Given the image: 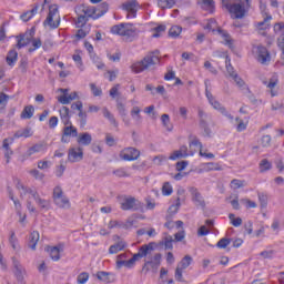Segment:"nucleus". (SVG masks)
<instances>
[{
	"mask_svg": "<svg viewBox=\"0 0 284 284\" xmlns=\"http://www.w3.org/2000/svg\"><path fill=\"white\" fill-rule=\"evenodd\" d=\"M229 219L234 227H241V225H243V220L241 217H236L234 213H230Z\"/></svg>",
	"mask_w": 284,
	"mask_h": 284,
	"instance_id": "42",
	"label": "nucleus"
},
{
	"mask_svg": "<svg viewBox=\"0 0 284 284\" xmlns=\"http://www.w3.org/2000/svg\"><path fill=\"white\" fill-rule=\"evenodd\" d=\"M39 243V232L33 231L29 236V247L30 250H37V244Z\"/></svg>",
	"mask_w": 284,
	"mask_h": 284,
	"instance_id": "30",
	"label": "nucleus"
},
{
	"mask_svg": "<svg viewBox=\"0 0 284 284\" xmlns=\"http://www.w3.org/2000/svg\"><path fill=\"white\" fill-rule=\"evenodd\" d=\"M192 256L190 255H185L181 262L178 264V267L182 268V270H187V267H190L192 265Z\"/></svg>",
	"mask_w": 284,
	"mask_h": 284,
	"instance_id": "35",
	"label": "nucleus"
},
{
	"mask_svg": "<svg viewBox=\"0 0 284 284\" xmlns=\"http://www.w3.org/2000/svg\"><path fill=\"white\" fill-rule=\"evenodd\" d=\"M262 148H270L272 145V136L263 135L261 139Z\"/></svg>",
	"mask_w": 284,
	"mask_h": 284,
	"instance_id": "57",
	"label": "nucleus"
},
{
	"mask_svg": "<svg viewBox=\"0 0 284 284\" xmlns=\"http://www.w3.org/2000/svg\"><path fill=\"white\" fill-rule=\"evenodd\" d=\"M210 103L214 108V110H219V112H221V114L226 116V119H230L231 121L234 119V116H232V114H230V112H227V110L221 105V102L213 100Z\"/></svg>",
	"mask_w": 284,
	"mask_h": 284,
	"instance_id": "20",
	"label": "nucleus"
},
{
	"mask_svg": "<svg viewBox=\"0 0 284 284\" xmlns=\"http://www.w3.org/2000/svg\"><path fill=\"white\" fill-rule=\"evenodd\" d=\"M252 4L250 0L232 3L230 7V14L234 16V19H244L245 14L250 12Z\"/></svg>",
	"mask_w": 284,
	"mask_h": 284,
	"instance_id": "4",
	"label": "nucleus"
},
{
	"mask_svg": "<svg viewBox=\"0 0 284 284\" xmlns=\"http://www.w3.org/2000/svg\"><path fill=\"white\" fill-rule=\"evenodd\" d=\"M48 252L50 254V258L52 261H60L61 260V250L57 246L49 247Z\"/></svg>",
	"mask_w": 284,
	"mask_h": 284,
	"instance_id": "32",
	"label": "nucleus"
},
{
	"mask_svg": "<svg viewBox=\"0 0 284 284\" xmlns=\"http://www.w3.org/2000/svg\"><path fill=\"white\" fill-rule=\"evenodd\" d=\"M59 112L63 125H70L72 123L70 122V108L62 106Z\"/></svg>",
	"mask_w": 284,
	"mask_h": 284,
	"instance_id": "21",
	"label": "nucleus"
},
{
	"mask_svg": "<svg viewBox=\"0 0 284 284\" xmlns=\"http://www.w3.org/2000/svg\"><path fill=\"white\" fill-rule=\"evenodd\" d=\"M161 52L159 50H155L153 52H150L148 55L144 57V59L133 65L134 72H143L144 70H149V68H152V65H156L161 61L159 55Z\"/></svg>",
	"mask_w": 284,
	"mask_h": 284,
	"instance_id": "3",
	"label": "nucleus"
},
{
	"mask_svg": "<svg viewBox=\"0 0 284 284\" xmlns=\"http://www.w3.org/2000/svg\"><path fill=\"white\" fill-rule=\"evenodd\" d=\"M231 187L232 190H241V187H245V180H232Z\"/></svg>",
	"mask_w": 284,
	"mask_h": 284,
	"instance_id": "46",
	"label": "nucleus"
},
{
	"mask_svg": "<svg viewBox=\"0 0 284 284\" xmlns=\"http://www.w3.org/2000/svg\"><path fill=\"white\" fill-rule=\"evenodd\" d=\"M131 116L138 125L141 124V121L143 120V118L141 116V108L133 106L131 110Z\"/></svg>",
	"mask_w": 284,
	"mask_h": 284,
	"instance_id": "31",
	"label": "nucleus"
},
{
	"mask_svg": "<svg viewBox=\"0 0 284 284\" xmlns=\"http://www.w3.org/2000/svg\"><path fill=\"white\" fill-rule=\"evenodd\" d=\"M152 252H154V242L142 245L139 248V252L133 254L132 258L130 260H118L115 262V267L116 270H121V267H128L130 270L134 267L136 261H140V258H145V256H149V254H152Z\"/></svg>",
	"mask_w": 284,
	"mask_h": 284,
	"instance_id": "1",
	"label": "nucleus"
},
{
	"mask_svg": "<svg viewBox=\"0 0 284 284\" xmlns=\"http://www.w3.org/2000/svg\"><path fill=\"white\" fill-rule=\"evenodd\" d=\"M97 278L99 281H101L102 283H112V280H110V273H108V272H103V271L98 272Z\"/></svg>",
	"mask_w": 284,
	"mask_h": 284,
	"instance_id": "40",
	"label": "nucleus"
},
{
	"mask_svg": "<svg viewBox=\"0 0 284 284\" xmlns=\"http://www.w3.org/2000/svg\"><path fill=\"white\" fill-rule=\"evenodd\" d=\"M19 57V53H17L16 50H10L7 55V63L8 65H14L17 63V59Z\"/></svg>",
	"mask_w": 284,
	"mask_h": 284,
	"instance_id": "34",
	"label": "nucleus"
},
{
	"mask_svg": "<svg viewBox=\"0 0 284 284\" xmlns=\"http://www.w3.org/2000/svg\"><path fill=\"white\" fill-rule=\"evenodd\" d=\"M57 100L62 105H69V103H72V101H74L71 94H69L67 97L65 95L64 97H58Z\"/></svg>",
	"mask_w": 284,
	"mask_h": 284,
	"instance_id": "50",
	"label": "nucleus"
},
{
	"mask_svg": "<svg viewBox=\"0 0 284 284\" xmlns=\"http://www.w3.org/2000/svg\"><path fill=\"white\" fill-rule=\"evenodd\" d=\"M30 136H32V130L30 128L19 130L14 133V139H28Z\"/></svg>",
	"mask_w": 284,
	"mask_h": 284,
	"instance_id": "33",
	"label": "nucleus"
},
{
	"mask_svg": "<svg viewBox=\"0 0 284 284\" xmlns=\"http://www.w3.org/2000/svg\"><path fill=\"white\" fill-rule=\"evenodd\" d=\"M123 101H125V98H123V97L116 98V100H115L116 110H118L120 116L122 118L123 123L126 126H130V119H128V110H125V104L123 103Z\"/></svg>",
	"mask_w": 284,
	"mask_h": 284,
	"instance_id": "12",
	"label": "nucleus"
},
{
	"mask_svg": "<svg viewBox=\"0 0 284 284\" xmlns=\"http://www.w3.org/2000/svg\"><path fill=\"white\" fill-rule=\"evenodd\" d=\"M179 207H181V197H176L175 204L169 207V214H176V212H179Z\"/></svg>",
	"mask_w": 284,
	"mask_h": 284,
	"instance_id": "55",
	"label": "nucleus"
},
{
	"mask_svg": "<svg viewBox=\"0 0 284 284\" xmlns=\"http://www.w3.org/2000/svg\"><path fill=\"white\" fill-rule=\"evenodd\" d=\"M141 156V151L135 148H125L120 152V159L122 161H136Z\"/></svg>",
	"mask_w": 284,
	"mask_h": 284,
	"instance_id": "9",
	"label": "nucleus"
},
{
	"mask_svg": "<svg viewBox=\"0 0 284 284\" xmlns=\"http://www.w3.org/2000/svg\"><path fill=\"white\" fill-rule=\"evenodd\" d=\"M98 9V19H101V17H103V14H105V12H108V10L110 9V4H108V2H102Z\"/></svg>",
	"mask_w": 284,
	"mask_h": 284,
	"instance_id": "45",
	"label": "nucleus"
},
{
	"mask_svg": "<svg viewBox=\"0 0 284 284\" xmlns=\"http://www.w3.org/2000/svg\"><path fill=\"white\" fill-rule=\"evenodd\" d=\"M63 134L64 136H73V138L79 136V132L77 131V128L72 125V123L63 128Z\"/></svg>",
	"mask_w": 284,
	"mask_h": 284,
	"instance_id": "28",
	"label": "nucleus"
},
{
	"mask_svg": "<svg viewBox=\"0 0 284 284\" xmlns=\"http://www.w3.org/2000/svg\"><path fill=\"white\" fill-rule=\"evenodd\" d=\"M9 99H10V95L6 94L4 92L0 93V114L1 112H3V110H6Z\"/></svg>",
	"mask_w": 284,
	"mask_h": 284,
	"instance_id": "38",
	"label": "nucleus"
},
{
	"mask_svg": "<svg viewBox=\"0 0 284 284\" xmlns=\"http://www.w3.org/2000/svg\"><path fill=\"white\" fill-rule=\"evenodd\" d=\"M88 21H90V19L85 14L79 12V17H78L75 24L78 28H83V26H85V23H88Z\"/></svg>",
	"mask_w": 284,
	"mask_h": 284,
	"instance_id": "44",
	"label": "nucleus"
},
{
	"mask_svg": "<svg viewBox=\"0 0 284 284\" xmlns=\"http://www.w3.org/2000/svg\"><path fill=\"white\" fill-rule=\"evenodd\" d=\"M163 161H168V158L165 155H156L153 158V163L155 165H162Z\"/></svg>",
	"mask_w": 284,
	"mask_h": 284,
	"instance_id": "63",
	"label": "nucleus"
},
{
	"mask_svg": "<svg viewBox=\"0 0 284 284\" xmlns=\"http://www.w3.org/2000/svg\"><path fill=\"white\" fill-rule=\"evenodd\" d=\"M199 119H200V128L204 130V136H212V130H210V126L207 124V121L210 116L207 113H204L203 110L199 109Z\"/></svg>",
	"mask_w": 284,
	"mask_h": 284,
	"instance_id": "16",
	"label": "nucleus"
},
{
	"mask_svg": "<svg viewBox=\"0 0 284 284\" xmlns=\"http://www.w3.org/2000/svg\"><path fill=\"white\" fill-rule=\"evenodd\" d=\"M181 32H183V28H181L180 26H173L169 30V37H171L172 39H176L181 34Z\"/></svg>",
	"mask_w": 284,
	"mask_h": 284,
	"instance_id": "36",
	"label": "nucleus"
},
{
	"mask_svg": "<svg viewBox=\"0 0 284 284\" xmlns=\"http://www.w3.org/2000/svg\"><path fill=\"white\" fill-rule=\"evenodd\" d=\"M43 26H49L51 30H57L61 26V17L59 16V7L57 4L49 7V13Z\"/></svg>",
	"mask_w": 284,
	"mask_h": 284,
	"instance_id": "5",
	"label": "nucleus"
},
{
	"mask_svg": "<svg viewBox=\"0 0 284 284\" xmlns=\"http://www.w3.org/2000/svg\"><path fill=\"white\" fill-rule=\"evenodd\" d=\"M32 48H29V52H34V50H39L43 43L41 42V39L39 38H32L31 39Z\"/></svg>",
	"mask_w": 284,
	"mask_h": 284,
	"instance_id": "48",
	"label": "nucleus"
},
{
	"mask_svg": "<svg viewBox=\"0 0 284 284\" xmlns=\"http://www.w3.org/2000/svg\"><path fill=\"white\" fill-rule=\"evenodd\" d=\"M235 121L237 123V126H236L237 132H243L247 130V124H245L243 120H241L240 118H236Z\"/></svg>",
	"mask_w": 284,
	"mask_h": 284,
	"instance_id": "61",
	"label": "nucleus"
},
{
	"mask_svg": "<svg viewBox=\"0 0 284 284\" xmlns=\"http://www.w3.org/2000/svg\"><path fill=\"white\" fill-rule=\"evenodd\" d=\"M43 151H45V143L40 142V143H37L33 146H31L28 150L27 154H28V156H32V154H37V152H43Z\"/></svg>",
	"mask_w": 284,
	"mask_h": 284,
	"instance_id": "25",
	"label": "nucleus"
},
{
	"mask_svg": "<svg viewBox=\"0 0 284 284\" xmlns=\"http://www.w3.org/2000/svg\"><path fill=\"white\" fill-rule=\"evenodd\" d=\"M165 31V26L164 24H160V26H158V27H155L154 29H153V36H152V38L153 39H159V37H161V32H164Z\"/></svg>",
	"mask_w": 284,
	"mask_h": 284,
	"instance_id": "56",
	"label": "nucleus"
},
{
	"mask_svg": "<svg viewBox=\"0 0 284 284\" xmlns=\"http://www.w3.org/2000/svg\"><path fill=\"white\" fill-rule=\"evenodd\" d=\"M119 88H121V84H115L109 92L110 97L115 99H119L121 97V92H119Z\"/></svg>",
	"mask_w": 284,
	"mask_h": 284,
	"instance_id": "52",
	"label": "nucleus"
},
{
	"mask_svg": "<svg viewBox=\"0 0 284 284\" xmlns=\"http://www.w3.org/2000/svg\"><path fill=\"white\" fill-rule=\"evenodd\" d=\"M37 205L40 206V210H50V201L45 199H41V195L36 194L33 199Z\"/></svg>",
	"mask_w": 284,
	"mask_h": 284,
	"instance_id": "23",
	"label": "nucleus"
},
{
	"mask_svg": "<svg viewBox=\"0 0 284 284\" xmlns=\"http://www.w3.org/2000/svg\"><path fill=\"white\" fill-rule=\"evenodd\" d=\"M256 59L258 63H262V65H267V63L271 61L270 51H267V48L258 45L256 48Z\"/></svg>",
	"mask_w": 284,
	"mask_h": 284,
	"instance_id": "15",
	"label": "nucleus"
},
{
	"mask_svg": "<svg viewBox=\"0 0 284 284\" xmlns=\"http://www.w3.org/2000/svg\"><path fill=\"white\" fill-rule=\"evenodd\" d=\"M78 12L87 16V19H93L97 20L99 19V9L94 6H85L81 4L78 7Z\"/></svg>",
	"mask_w": 284,
	"mask_h": 284,
	"instance_id": "11",
	"label": "nucleus"
},
{
	"mask_svg": "<svg viewBox=\"0 0 284 284\" xmlns=\"http://www.w3.org/2000/svg\"><path fill=\"white\" fill-rule=\"evenodd\" d=\"M79 119H80V125L82 128H85L87 123H88V113L83 112V109H81L79 111V114H78Z\"/></svg>",
	"mask_w": 284,
	"mask_h": 284,
	"instance_id": "51",
	"label": "nucleus"
},
{
	"mask_svg": "<svg viewBox=\"0 0 284 284\" xmlns=\"http://www.w3.org/2000/svg\"><path fill=\"white\" fill-rule=\"evenodd\" d=\"M232 60L230 59V55L225 57V63H226V71L229 77L233 78L234 75H236V72L234 71V67H232Z\"/></svg>",
	"mask_w": 284,
	"mask_h": 284,
	"instance_id": "41",
	"label": "nucleus"
},
{
	"mask_svg": "<svg viewBox=\"0 0 284 284\" xmlns=\"http://www.w3.org/2000/svg\"><path fill=\"white\" fill-rule=\"evenodd\" d=\"M152 253L146 255L150 260L145 261L142 272H149L150 267L151 270H154L156 272L159 267L161 266V258H163V255L161 253H156L153 257H150Z\"/></svg>",
	"mask_w": 284,
	"mask_h": 284,
	"instance_id": "8",
	"label": "nucleus"
},
{
	"mask_svg": "<svg viewBox=\"0 0 284 284\" xmlns=\"http://www.w3.org/2000/svg\"><path fill=\"white\" fill-rule=\"evenodd\" d=\"M217 33L224 39L226 45H232V37L230 33L221 28L217 29Z\"/></svg>",
	"mask_w": 284,
	"mask_h": 284,
	"instance_id": "37",
	"label": "nucleus"
},
{
	"mask_svg": "<svg viewBox=\"0 0 284 284\" xmlns=\"http://www.w3.org/2000/svg\"><path fill=\"white\" fill-rule=\"evenodd\" d=\"M258 201H260L261 207H267V195L260 193Z\"/></svg>",
	"mask_w": 284,
	"mask_h": 284,
	"instance_id": "64",
	"label": "nucleus"
},
{
	"mask_svg": "<svg viewBox=\"0 0 284 284\" xmlns=\"http://www.w3.org/2000/svg\"><path fill=\"white\" fill-rule=\"evenodd\" d=\"M230 243H232V240L223 237L216 243V247H219L220 250H225V247H227Z\"/></svg>",
	"mask_w": 284,
	"mask_h": 284,
	"instance_id": "54",
	"label": "nucleus"
},
{
	"mask_svg": "<svg viewBox=\"0 0 284 284\" xmlns=\"http://www.w3.org/2000/svg\"><path fill=\"white\" fill-rule=\"evenodd\" d=\"M79 145H90L92 143V134L84 132L78 135Z\"/></svg>",
	"mask_w": 284,
	"mask_h": 284,
	"instance_id": "22",
	"label": "nucleus"
},
{
	"mask_svg": "<svg viewBox=\"0 0 284 284\" xmlns=\"http://www.w3.org/2000/svg\"><path fill=\"white\" fill-rule=\"evenodd\" d=\"M263 83L266 88H270V90H274V88L278 85V74L274 73L268 81L264 80Z\"/></svg>",
	"mask_w": 284,
	"mask_h": 284,
	"instance_id": "29",
	"label": "nucleus"
},
{
	"mask_svg": "<svg viewBox=\"0 0 284 284\" xmlns=\"http://www.w3.org/2000/svg\"><path fill=\"white\" fill-rule=\"evenodd\" d=\"M126 247H128V243L121 240L109 247V254H119V252H122V250Z\"/></svg>",
	"mask_w": 284,
	"mask_h": 284,
	"instance_id": "19",
	"label": "nucleus"
},
{
	"mask_svg": "<svg viewBox=\"0 0 284 284\" xmlns=\"http://www.w3.org/2000/svg\"><path fill=\"white\" fill-rule=\"evenodd\" d=\"M68 161H70V163H77L79 161H83V149L81 148L70 149L68 153Z\"/></svg>",
	"mask_w": 284,
	"mask_h": 284,
	"instance_id": "17",
	"label": "nucleus"
},
{
	"mask_svg": "<svg viewBox=\"0 0 284 284\" xmlns=\"http://www.w3.org/2000/svg\"><path fill=\"white\" fill-rule=\"evenodd\" d=\"M189 192L192 196L194 205H196V207L205 210V199H203V195L201 194V192H199V189L192 186L189 189Z\"/></svg>",
	"mask_w": 284,
	"mask_h": 284,
	"instance_id": "14",
	"label": "nucleus"
},
{
	"mask_svg": "<svg viewBox=\"0 0 284 284\" xmlns=\"http://www.w3.org/2000/svg\"><path fill=\"white\" fill-rule=\"evenodd\" d=\"M89 278H90V274L83 272L78 275L77 281L79 284H85V283H88Z\"/></svg>",
	"mask_w": 284,
	"mask_h": 284,
	"instance_id": "58",
	"label": "nucleus"
},
{
	"mask_svg": "<svg viewBox=\"0 0 284 284\" xmlns=\"http://www.w3.org/2000/svg\"><path fill=\"white\" fill-rule=\"evenodd\" d=\"M270 21H272V16H266L263 21L255 23V28L262 37H265V30L270 28Z\"/></svg>",
	"mask_w": 284,
	"mask_h": 284,
	"instance_id": "18",
	"label": "nucleus"
},
{
	"mask_svg": "<svg viewBox=\"0 0 284 284\" xmlns=\"http://www.w3.org/2000/svg\"><path fill=\"white\" fill-rule=\"evenodd\" d=\"M102 114L104 119H108L110 121V124L113 125L114 128H119V122H116V119H114V115L108 110V108L102 109Z\"/></svg>",
	"mask_w": 284,
	"mask_h": 284,
	"instance_id": "24",
	"label": "nucleus"
},
{
	"mask_svg": "<svg viewBox=\"0 0 284 284\" xmlns=\"http://www.w3.org/2000/svg\"><path fill=\"white\" fill-rule=\"evenodd\" d=\"M33 37H34V30L33 29L26 32L24 34L18 36L17 37L18 43L16 44V48H18V50H21V48H26V45H30Z\"/></svg>",
	"mask_w": 284,
	"mask_h": 284,
	"instance_id": "13",
	"label": "nucleus"
},
{
	"mask_svg": "<svg viewBox=\"0 0 284 284\" xmlns=\"http://www.w3.org/2000/svg\"><path fill=\"white\" fill-rule=\"evenodd\" d=\"M174 243V239H172V235H168L164 237V241L162 242V245H164L165 250H172Z\"/></svg>",
	"mask_w": 284,
	"mask_h": 284,
	"instance_id": "53",
	"label": "nucleus"
},
{
	"mask_svg": "<svg viewBox=\"0 0 284 284\" xmlns=\"http://www.w3.org/2000/svg\"><path fill=\"white\" fill-rule=\"evenodd\" d=\"M183 270L184 268H181V266H176V268H175V281H178L179 283L184 282V280H183Z\"/></svg>",
	"mask_w": 284,
	"mask_h": 284,
	"instance_id": "60",
	"label": "nucleus"
},
{
	"mask_svg": "<svg viewBox=\"0 0 284 284\" xmlns=\"http://www.w3.org/2000/svg\"><path fill=\"white\" fill-rule=\"evenodd\" d=\"M173 192L174 190L172 189V184H170V182H164L162 186L163 196H170Z\"/></svg>",
	"mask_w": 284,
	"mask_h": 284,
	"instance_id": "47",
	"label": "nucleus"
},
{
	"mask_svg": "<svg viewBox=\"0 0 284 284\" xmlns=\"http://www.w3.org/2000/svg\"><path fill=\"white\" fill-rule=\"evenodd\" d=\"M120 205L124 212H143V203L132 196L122 199Z\"/></svg>",
	"mask_w": 284,
	"mask_h": 284,
	"instance_id": "6",
	"label": "nucleus"
},
{
	"mask_svg": "<svg viewBox=\"0 0 284 284\" xmlns=\"http://www.w3.org/2000/svg\"><path fill=\"white\" fill-rule=\"evenodd\" d=\"M34 116V106L33 105H27L22 110L20 114V119H32Z\"/></svg>",
	"mask_w": 284,
	"mask_h": 284,
	"instance_id": "27",
	"label": "nucleus"
},
{
	"mask_svg": "<svg viewBox=\"0 0 284 284\" xmlns=\"http://www.w3.org/2000/svg\"><path fill=\"white\" fill-rule=\"evenodd\" d=\"M53 203L61 210H70V199L63 194V189H61V186H55L53 189Z\"/></svg>",
	"mask_w": 284,
	"mask_h": 284,
	"instance_id": "7",
	"label": "nucleus"
},
{
	"mask_svg": "<svg viewBox=\"0 0 284 284\" xmlns=\"http://www.w3.org/2000/svg\"><path fill=\"white\" fill-rule=\"evenodd\" d=\"M90 89L93 97H101V94H103V91L101 90V88L97 87V84L94 83L90 84Z\"/></svg>",
	"mask_w": 284,
	"mask_h": 284,
	"instance_id": "59",
	"label": "nucleus"
},
{
	"mask_svg": "<svg viewBox=\"0 0 284 284\" xmlns=\"http://www.w3.org/2000/svg\"><path fill=\"white\" fill-rule=\"evenodd\" d=\"M109 230H114V227H119L120 230H123V222L119 221H110L108 224Z\"/></svg>",
	"mask_w": 284,
	"mask_h": 284,
	"instance_id": "62",
	"label": "nucleus"
},
{
	"mask_svg": "<svg viewBox=\"0 0 284 284\" xmlns=\"http://www.w3.org/2000/svg\"><path fill=\"white\" fill-rule=\"evenodd\" d=\"M111 33L122 37L123 41H126V43H132V41L139 37V29L132 23H121L113 26Z\"/></svg>",
	"mask_w": 284,
	"mask_h": 284,
	"instance_id": "2",
	"label": "nucleus"
},
{
	"mask_svg": "<svg viewBox=\"0 0 284 284\" xmlns=\"http://www.w3.org/2000/svg\"><path fill=\"white\" fill-rule=\"evenodd\" d=\"M174 6H176V0H158V7L161 10L172 9Z\"/></svg>",
	"mask_w": 284,
	"mask_h": 284,
	"instance_id": "26",
	"label": "nucleus"
},
{
	"mask_svg": "<svg viewBox=\"0 0 284 284\" xmlns=\"http://www.w3.org/2000/svg\"><path fill=\"white\" fill-rule=\"evenodd\" d=\"M272 170V162H268L267 159H263L261 162H260V172H267Z\"/></svg>",
	"mask_w": 284,
	"mask_h": 284,
	"instance_id": "43",
	"label": "nucleus"
},
{
	"mask_svg": "<svg viewBox=\"0 0 284 284\" xmlns=\"http://www.w3.org/2000/svg\"><path fill=\"white\" fill-rule=\"evenodd\" d=\"M139 8V1L128 0L121 4V9L128 13V19H136V9Z\"/></svg>",
	"mask_w": 284,
	"mask_h": 284,
	"instance_id": "10",
	"label": "nucleus"
},
{
	"mask_svg": "<svg viewBox=\"0 0 284 284\" xmlns=\"http://www.w3.org/2000/svg\"><path fill=\"white\" fill-rule=\"evenodd\" d=\"M161 121H162V124L163 126L168 130V132H172L173 130V126L172 124L170 123V115L169 114H162L161 115Z\"/></svg>",
	"mask_w": 284,
	"mask_h": 284,
	"instance_id": "39",
	"label": "nucleus"
},
{
	"mask_svg": "<svg viewBox=\"0 0 284 284\" xmlns=\"http://www.w3.org/2000/svg\"><path fill=\"white\" fill-rule=\"evenodd\" d=\"M13 273L19 283L26 284V282L23 281V278L26 276V268H20L19 271H13Z\"/></svg>",
	"mask_w": 284,
	"mask_h": 284,
	"instance_id": "49",
	"label": "nucleus"
}]
</instances>
